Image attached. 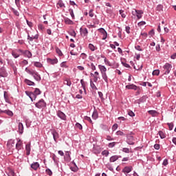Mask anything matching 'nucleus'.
<instances>
[{
	"mask_svg": "<svg viewBox=\"0 0 176 176\" xmlns=\"http://www.w3.org/2000/svg\"><path fill=\"white\" fill-rule=\"evenodd\" d=\"M4 98H5L6 102L10 104V100H9V96H8V92H6V91H4Z\"/></svg>",
	"mask_w": 176,
	"mask_h": 176,
	"instance_id": "obj_30",
	"label": "nucleus"
},
{
	"mask_svg": "<svg viewBox=\"0 0 176 176\" xmlns=\"http://www.w3.org/2000/svg\"><path fill=\"white\" fill-rule=\"evenodd\" d=\"M117 135H124V133L121 131H118L116 132Z\"/></svg>",
	"mask_w": 176,
	"mask_h": 176,
	"instance_id": "obj_62",
	"label": "nucleus"
},
{
	"mask_svg": "<svg viewBox=\"0 0 176 176\" xmlns=\"http://www.w3.org/2000/svg\"><path fill=\"white\" fill-rule=\"evenodd\" d=\"M65 22L66 23V24H72V21L71 20V19H65Z\"/></svg>",
	"mask_w": 176,
	"mask_h": 176,
	"instance_id": "obj_52",
	"label": "nucleus"
},
{
	"mask_svg": "<svg viewBox=\"0 0 176 176\" xmlns=\"http://www.w3.org/2000/svg\"><path fill=\"white\" fill-rule=\"evenodd\" d=\"M69 12L70 16H72V19H75V14H74V10L69 9Z\"/></svg>",
	"mask_w": 176,
	"mask_h": 176,
	"instance_id": "obj_40",
	"label": "nucleus"
},
{
	"mask_svg": "<svg viewBox=\"0 0 176 176\" xmlns=\"http://www.w3.org/2000/svg\"><path fill=\"white\" fill-rule=\"evenodd\" d=\"M66 162H71V155H69V152L67 151L64 157Z\"/></svg>",
	"mask_w": 176,
	"mask_h": 176,
	"instance_id": "obj_20",
	"label": "nucleus"
},
{
	"mask_svg": "<svg viewBox=\"0 0 176 176\" xmlns=\"http://www.w3.org/2000/svg\"><path fill=\"white\" fill-rule=\"evenodd\" d=\"M128 115L129 116H131V118H133V116H135V114H134V113L133 111H131L128 112Z\"/></svg>",
	"mask_w": 176,
	"mask_h": 176,
	"instance_id": "obj_61",
	"label": "nucleus"
},
{
	"mask_svg": "<svg viewBox=\"0 0 176 176\" xmlns=\"http://www.w3.org/2000/svg\"><path fill=\"white\" fill-rule=\"evenodd\" d=\"M125 87L128 90H138V87L134 84L126 85Z\"/></svg>",
	"mask_w": 176,
	"mask_h": 176,
	"instance_id": "obj_8",
	"label": "nucleus"
},
{
	"mask_svg": "<svg viewBox=\"0 0 176 176\" xmlns=\"http://www.w3.org/2000/svg\"><path fill=\"white\" fill-rule=\"evenodd\" d=\"M18 131L19 133V134H23V133H24V126L23 125V123L19 122V125H18Z\"/></svg>",
	"mask_w": 176,
	"mask_h": 176,
	"instance_id": "obj_14",
	"label": "nucleus"
},
{
	"mask_svg": "<svg viewBox=\"0 0 176 176\" xmlns=\"http://www.w3.org/2000/svg\"><path fill=\"white\" fill-rule=\"evenodd\" d=\"M8 75L5 67L0 68V78H8Z\"/></svg>",
	"mask_w": 176,
	"mask_h": 176,
	"instance_id": "obj_5",
	"label": "nucleus"
},
{
	"mask_svg": "<svg viewBox=\"0 0 176 176\" xmlns=\"http://www.w3.org/2000/svg\"><path fill=\"white\" fill-rule=\"evenodd\" d=\"M56 52L57 54H58V56H63V52H61V50L60 49L56 48Z\"/></svg>",
	"mask_w": 176,
	"mask_h": 176,
	"instance_id": "obj_48",
	"label": "nucleus"
},
{
	"mask_svg": "<svg viewBox=\"0 0 176 176\" xmlns=\"http://www.w3.org/2000/svg\"><path fill=\"white\" fill-rule=\"evenodd\" d=\"M148 113H149V115H151V116H153V118L157 116V115H159V113H157V111H156V110H149L148 111Z\"/></svg>",
	"mask_w": 176,
	"mask_h": 176,
	"instance_id": "obj_17",
	"label": "nucleus"
},
{
	"mask_svg": "<svg viewBox=\"0 0 176 176\" xmlns=\"http://www.w3.org/2000/svg\"><path fill=\"white\" fill-rule=\"evenodd\" d=\"M18 53L24 54L25 57H28V58H31V57H32V54L28 50L23 51L21 50H18Z\"/></svg>",
	"mask_w": 176,
	"mask_h": 176,
	"instance_id": "obj_3",
	"label": "nucleus"
},
{
	"mask_svg": "<svg viewBox=\"0 0 176 176\" xmlns=\"http://www.w3.org/2000/svg\"><path fill=\"white\" fill-rule=\"evenodd\" d=\"M1 112L3 113H6L8 116H13V112L10 110H1Z\"/></svg>",
	"mask_w": 176,
	"mask_h": 176,
	"instance_id": "obj_23",
	"label": "nucleus"
},
{
	"mask_svg": "<svg viewBox=\"0 0 176 176\" xmlns=\"http://www.w3.org/2000/svg\"><path fill=\"white\" fill-rule=\"evenodd\" d=\"M19 53H21V52H19V50H17V52H16V51L12 52V54L14 58H17L20 57V54H19Z\"/></svg>",
	"mask_w": 176,
	"mask_h": 176,
	"instance_id": "obj_26",
	"label": "nucleus"
},
{
	"mask_svg": "<svg viewBox=\"0 0 176 176\" xmlns=\"http://www.w3.org/2000/svg\"><path fill=\"white\" fill-rule=\"evenodd\" d=\"M122 152H124L125 153H130V149H129L127 148H123Z\"/></svg>",
	"mask_w": 176,
	"mask_h": 176,
	"instance_id": "obj_54",
	"label": "nucleus"
},
{
	"mask_svg": "<svg viewBox=\"0 0 176 176\" xmlns=\"http://www.w3.org/2000/svg\"><path fill=\"white\" fill-rule=\"evenodd\" d=\"M64 85H66L67 86H69L71 87V85H72V82H71V80L69 79H65L63 82Z\"/></svg>",
	"mask_w": 176,
	"mask_h": 176,
	"instance_id": "obj_27",
	"label": "nucleus"
},
{
	"mask_svg": "<svg viewBox=\"0 0 176 176\" xmlns=\"http://www.w3.org/2000/svg\"><path fill=\"white\" fill-rule=\"evenodd\" d=\"M90 86L93 90H98L97 87L91 80H90Z\"/></svg>",
	"mask_w": 176,
	"mask_h": 176,
	"instance_id": "obj_33",
	"label": "nucleus"
},
{
	"mask_svg": "<svg viewBox=\"0 0 176 176\" xmlns=\"http://www.w3.org/2000/svg\"><path fill=\"white\" fill-rule=\"evenodd\" d=\"M90 68L91 69L92 71H96V65H94V63L90 64Z\"/></svg>",
	"mask_w": 176,
	"mask_h": 176,
	"instance_id": "obj_58",
	"label": "nucleus"
},
{
	"mask_svg": "<svg viewBox=\"0 0 176 176\" xmlns=\"http://www.w3.org/2000/svg\"><path fill=\"white\" fill-rule=\"evenodd\" d=\"M101 75H102V79H104V80L106 82H108V76L107 75V72H105L104 73H101Z\"/></svg>",
	"mask_w": 176,
	"mask_h": 176,
	"instance_id": "obj_29",
	"label": "nucleus"
},
{
	"mask_svg": "<svg viewBox=\"0 0 176 176\" xmlns=\"http://www.w3.org/2000/svg\"><path fill=\"white\" fill-rule=\"evenodd\" d=\"M46 174H47V175H53V172H52V170L50 168H47L45 170Z\"/></svg>",
	"mask_w": 176,
	"mask_h": 176,
	"instance_id": "obj_47",
	"label": "nucleus"
},
{
	"mask_svg": "<svg viewBox=\"0 0 176 176\" xmlns=\"http://www.w3.org/2000/svg\"><path fill=\"white\" fill-rule=\"evenodd\" d=\"M81 35H83V36H87V34H89V32L87 31V28H80V29Z\"/></svg>",
	"mask_w": 176,
	"mask_h": 176,
	"instance_id": "obj_16",
	"label": "nucleus"
},
{
	"mask_svg": "<svg viewBox=\"0 0 176 176\" xmlns=\"http://www.w3.org/2000/svg\"><path fill=\"white\" fill-rule=\"evenodd\" d=\"M98 68H99L101 74H102L104 72H107V67H105V66H104L102 65H99Z\"/></svg>",
	"mask_w": 176,
	"mask_h": 176,
	"instance_id": "obj_22",
	"label": "nucleus"
},
{
	"mask_svg": "<svg viewBox=\"0 0 176 176\" xmlns=\"http://www.w3.org/2000/svg\"><path fill=\"white\" fill-rule=\"evenodd\" d=\"M89 16L90 17H94V13H93V10H90L89 12Z\"/></svg>",
	"mask_w": 176,
	"mask_h": 176,
	"instance_id": "obj_64",
	"label": "nucleus"
},
{
	"mask_svg": "<svg viewBox=\"0 0 176 176\" xmlns=\"http://www.w3.org/2000/svg\"><path fill=\"white\" fill-rule=\"evenodd\" d=\"M116 145V142H113L109 143L108 146L109 148H113V146H115Z\"/></svg>",
	"mask_w": 176,
	"mask_h": 176,
	"instance_id": "obj_50",
	"label": "nucleus"
},
{
	"mask_svg": "<svg viewBox=\"0 0 176 176\" xmlns=\"http://www.w3.org/2000/svg\"><path fill=\"white\" fill-rule=\"evenodd\" d=\"M146 23L145 21H140L138 23V27H142V25H145Z\"/></svg>",
	"mask_w": 176,
	"mask_h": 176,
	"instance_id": "obj_51",
	"label": "nucleus"
},
{
	"mask_svg": "<svg viewBox=\"0 0 176 176\" xmlns=\"http://www.w3.org/2000/svg\"><path fill=\"white\" fill-rule=\"evenodd\" d=\"M56 6H57L58 9L59 8H65V4H64V3L61 0H59L56 4Z\"/></svg>",
	"mask_w": 176,
	"mask_h": 176,
	"instance_id": "obj_24",
	"label": "nucleus"
},
{
	"mask_svg": "<svg viewBox=\"0 0 176 176\" xmlns=\"http://www.w3.org/2000/svg\"><path fill=\"white\" fill-rule=\"evenodd\" d=\"M132 14L133 16H136L138 19L142 17V14H144V12L142 10H135V11H132Z\"/></svg>",
	"mask_w": 176,
	"mask_h": 176,
	"instance_id": "obj_4",
	"label": "nucleus"
},
{
	"mask_svg": "<svg viewBox=\"0 0 176 176\" xmlns=\"http://www.w3.org/2000/svg\"><path fill=\"white\" fill-rule=\"evenodd\" d=\"M154 148L155 149H157V151H158V149H160V145L159 144H155L154 145Z\"/></svg>",
	"mask_w": 176,
	"mask_h": 176,
	"instance_id": "obj_63",
	"label": "nucleus"
},
{
	"mask_svg": "<svg viewBox=\"0 0 176 176\" xmlns=\"http://www.w3.org/2000/svg\"><path fill=\"white\" fill-rule=\"evenodd\" d=\"M47 61L49 64H51L52 65H54V64H57V63H58V60H57V58H47Z\"/></svg>",
	"mask_w": 176,
	"mask_h": 176,
	"instance_id": "obj_12",
	"label": "nucleus"
},
{
	"mask_svg": "<svg viewBox=\"0 0 176 176\" xmlns=\"http://www.w3.org/2000/svg\"><path fill=\"white\" fill-rule=\"evenodd\" d=\"M34 67H36L37 68H42L43 65L40 62H34Z\"/></svg>",
	"mask_w": 176,
	"mask_h": 176,
	"instance_id": "obj_32",
	"label": "nucleus"
},
{
	"mask_svg": "<svg viewBox=\"0 0 176 176\" xmlns=\"http://www.w3.org/2000/svg\"><path fill=\"white\" fill-rule=\"evenodd\" d=\"M85 120H87V121L89 122L90 123H93V121L91 120V118H90V117L85 116Z\"/></svg>",
	"mask_w": 176,
	"mask_h": 176,
	"instance_id": "obj_59",
	"label": "nucleus"
},
{
	"mask_svg": "<svg viewBox=\"0 0 176 176\" xmlns=\"http://www.w3.org/2000/svg\"><path fill=\"white\" fill-rule=\"evenodd\" d=\"M52 134L53 135V138L55 142H57V140H58V133L56 131V130H52Z\"/></svg>",
	"mask_w": 176,
	"mask_h": 176,
	"instance_id": "obj_13",
	"label": "nucleus"
},
{
	"mask_svg": "<svg viewBox=\"0 0 176 176\" xmlns=\"http://www.w3.org/2000/svg\"><path fill=\"white\" fill-rule=\"evenodd\" d=\"M31 168L35 170H38V168H39V163L34 162L33 164H31Z\"/></svg>",
	"mask_w": 176,
	"mask_h": 176,
	"instance_id": "obj_18",
	"label": "nucleus"
},
{
	"mask_svg": "<svg viewBox=\"0 0 176 176\" xmlns=\"http://www.w3.org/2000/svg\"><path fill=\"white\" fill-rule=\"evenodd\" d=\"M118 159H119V157L118 155H113L110 157L109 162H111V163H113V162H116V160H118Z\"/></svg>",
	"mask_w": 176,
	"mask_h": 176,
	"instance_id": "obj_25",
	"label": "nucleus"
},
{
	"mask_svg": "<svg viewBox=\"0 0 176 176\" xmlns=\"http://www.w3.org/2000/svg\"><path fill=\"white\" fill-rule=\"evenodd\" d=\"M88 47L90 50H91V52H94L96 50V47H94V45L91 43L89 44Z\"/></svg>",
	"mask_w": 176,
	"mask_h": 176,
	"instance_id": "obj_38",
	"label": "nucleus"
},
{
	"mask_svg": "<svg viewBox=\"0 0 176 176\" xmlns=\"http://www.w3.org/2000/svg\"><path fill=\"white\" fill-rule=\"evenodd\" d=\"M25 71L28 72V74H30V75H32L34 78L37 80V82H39V80H41V76L38 74V72H36L35 70L30 69L26 67Z\"/></svg>",
	"mask_w": 176,
	"mask_h": 176,
	"instance_id": "obj_1",
	"label": "nucleus"
},
{
	"mask_svg": "<svg viewBox=\"0 0 176 176\" xmlns=\"http://www.w3.org/2000/svg\"><path fill=\"white\" fill-rule=\"evenodd\" d=\"M34 93L36 96H39V94H41V90L38 88H36Z\"/></svg>",
	"mask_w": 176,
	"mask_h": 176,
	"instance_id": "obj_45",
	"label": "nucleus"
},
{
	"mask_svg": "<svg viewBox=\"0 0 176 176\" xmlns=\"http://www.w3.org/2000/svg\"><path fill=\"white\" fill-rule=\"evenodd\" d=\"M38 30H41V31H43V30H45V26H43V25H42V24H38Z\"/></svg>",
	"mask_w": 176,
	"mask_h": 176,
	"instance_id": "obj_55",
	"label": "nucleus"
},
{
	"mask_svg": "<svg viewBox=\"0 0 176 176\" xmlns=\"http://www.w3.org/2000/svg\"><path fill=\"white\" fill-rule=\"evenodd\" d=\"M134 137H133L132 135H128L127 136V144H129V145H134Z\"/></svg>",
	"mask_w": 176,
	"mask_h": 176,
	"instance_id": "obj_10",
	"label": "nucleus"
},
{
	"mask_svg": "<svg viewBox=\"0 0 176 176\" xmlns=\"http://www.w3.org/2000/svg\"><path fill=\"white\" fill-rule=\"evenodd\" d=\"M98 118V113L97 112V111H94L92 114V118L94 119V120H96V119H97Z\"/></svg>",
	"mask_w": 176,
	"mask_h": 176,
	"instance_id": "obj_34",
	"label": "nucleus"
},
{
	"mask_svg": "<svg viewBox=\"0 0 176 176\" xmlns=\"http://www.w3.org/2000/svg\"><path fill=\"white\" fill-rule=\"evenodd\" d=\"M102 155L103 156H106V157H108V155H109V151H107V150H104V151H103L102 152Z\"/></svg>",
	"mask_w": 176,
	"mask_h": 176,
	"instance_id": "obj_46",
	"label": "nucleus"
},
{
	"mask_svg": "<svg viewBox=\"0 0 176 176\" xmlns=\"http://www.w3.org/2000/svg\"><path fill=\"white\" fill-rule=\"evenodd\" d=\"M12 11L13 12L14 14H15V16H19L20 14L19 13V11L14 10V8H12Z\"/></svg>",
	"mask_w": 176,
	"mask_h": 176,
	"instance_id": "obj_49",
	"label": "nucleus"
},
{
	"mask_svg": "<svg viewBox=\"0 0 176 176\" xmlns=\"http://www.w3.org/2000/svg\"><path fill=\"white\" fill-rule=\"evenodd\" d=\"M27 96L30 97V98L32 100V101H34L36 98V95L34 92H27L26 91Z\"/></svg>",
	"mask_w": 176,
	"mask_h": 176,
	"instance_id": "obj_11",
	"label": "nucleus"
},
{
	"mask_svg": "<svg viewBox=\"0 0 176 176\" xmlns=\"http://www.w3.org/2000/svg\"><path fill=\"white\" fill-rule=\"evenodd\" d=\"M120 14L121 15V17L122 19H126V14H124V10H120Z\"/></svg>",
	"mask_w": 176,
	"mask_h": 176,
	"instance_id": "obj_37",
	"label": "nucleus"
},
{
	"mask_svg": "<svg viewBox=\"0 0 176 176\" xmlns=\"http://www.w3.org/2000/svg\"><path fill=\"white\" fill-rule=\"evenodd\" d=\"M80 58L82 60H86L87 58V55L85 53H82L80 56Z\"/></svg>",
	"mask_w": 176,
	"mask_h": 176,
	"instance_id": "obj_43",
	"label": "nucleus"
},
{
	"mask_svg": "<svg viewBox=\"0 0 176 176\" xmlns=\"http://www.w3.org/2000/svg\"><path fill=\"white\" fill-rule=\"evenodd\" d=\"M131 170H133V167L126 166L123 169V173H126V174H129V173H131Z\"/></svg>",
	"mask_w": 176,
	"mask_h": 176,
	"instance_id": "obj_21",
	"label": "nucleus"
},
{
	"mask_svg": "<svg viewBox=\"0 0 176 176\" xmlns=\"http://www.w3.org/2000/svg\"><path fill=\"white\" fill-rule=\"evenodd\" d=\"M25 151L27 156H30L31 152V144H28L25 145Z\"/></svg>",
	"mask_w": 176,
	"mask_h": 176,
	"instance_id": "obj_15",
	"label": "nucleus"
},
{
	"mask_svg": "<svg viewBox=\"0 0 176 176\" xmlns=\"http://www.w3.org/2000/svg\"><path fill=\"white\" fill-rule=\"evenodd\" d=\"M57 116H58L60 119H62V120H67V116H65V114L61 111H58Z\"/></svg>",
	"mask_w": 176,
	"mask_h": 176,
	"instance_id": "obj_7",
	"label": "nucleus"
},
{
	"mask_svg": "<svg viewBox=\"0 0 176 176\" xmlns=\"http://www.w3.org/2000/svg\"><path fill=\"white\" fill-rule=\"evenodd\" d=\"M159 135L162 139H163L166 137V133H164L163 131H159Z\"/></svg>",
	"mask_w": 176,
	"mask_h": 176,
	"instance_id": "obj_41",
	"label": "nucleus"
},
{
	"mask_svg": "<svg viewBox=\"0 0 176 176\" xmlns=\"http://www.w3.org/2000/svg\"><path fill=\"white\" fill-rule=\"evenodd\" d=\"M14 175H15L14 170L9 168L8 169V176H14Z\"/></svg>",
	"mask_w": 176,
	"mask_h": 176,
	"instance_id": "obj_35",
	"label": "nucleus"
},
{
	"mask_svg": "<svg viewBox=\"0 0 176 176\" xmlns=\"http://www.w3.org/2000/svg\"><path fill=\"white\" fill-rule=\"evenodd\" d=\"M81 86L85 91H86V82L83 79L80 80Z\"/></svg>",
	"mask_w": 176,
	"mask_h": 176,
	"instance_id": "obj_31",
	"label": "nucleus"
},
{
	"mask_svg": "<svg viewBox=\"0 0 176 176\" xmlns=\"http://www.w3.org/2000/svg\"><path fill=\"white\" fill-rule=\"evenodd\" d=\"M157 12H163V6L162 5H158L157 6Z\"/></svg>",
	"mask_w": 176,
	"mask_h": 176,
	"instance_id": "obj_39",
	"label": "nucleus"
},
{
	"mask_svg": "<svg viewBox=\"0 0 176 176\" xmlns=\"http://www.w3.org/2000/svg\"><path fill=\"white\" fill-rule=\"evenodd\" d=\"M164 75H168L170 74V71H171V68H173V65L170 63H166L164 66Z\"/></svg>",
	"mask_w": 176,
	"mask_h": 176,
	"instance_id": "obj_2",
	"label": "nucleus"
},
{
	"mask_svg": "<svg viewBox=\"0 0 176 176\" xmlns=\"http://www.w3.org/2000/svg\"><path fill=\"white\" fill-rule=\"evenodd\" d=\"M25 83H26V85H28V86H35V82L28 79H25Z\"/></svg>",
	"mask_w": 176,
	"mask_h": 176,
	"instance_id": "obj_28",
	"label": "nucleus"
},
{
	"mask_svg": "<svg viewBox=\"0 0 176 176\" xmlns=\"http://www.w3.org/2000/svg\"><path fill=\"white\" fill-rule=\"evenodd\" d=\"M91 76L94 77V82H97L100 78V73L98 72H95L94 74L91 73Z\"/></svg>",
	"mask_w": 176,
	"mask_h": 176,
	"instance_id": "obj_9",
	"label": "nucleus"
},
{
	"mask_svg": "<svg viewBox=\"0 0 176 176\" xmlns=\"http://www.w3.org/2000/svg\"><path fill=\"white\" fill-rule=\"evenodd\" d=\"M100 32H102V34H103V35L104 36L103 38V39H107V32L105 31V30L101 28V29H100Z\"/></svg>",
	"mask_w": 176,
	"mask_h": 176,
	"instance_id": "obj_36",
	"label": "nucleus"
},
{
	"mask_svg": "<svg viewBox=\"0 0 176 176\" xmlns=\"http://www.w3.org/2000/svg\"><path fill=\"white\" fill-rule=\"evenodd\" d=\"M159 74H160V71L159 69H155L153 72V76L155 75L156 76H159Z\"/></svg>",
	"mask_w": 176,
	"mask_h": 176,
	"instance_id": "obj_44",
	"label": "nucleus"
},
{
	"mask_svg": "<svg viewBox=\"0 0 176 176\" xmlns=\"http://www.w3.org/2000/svg\"><path fill=\"white\" fill-rule=\"evenodd\" d=\"M118 129V124H114L112 126V130L113 131H116V129Z\"/></svg>",
	"mask_w": 176,
	"mask_h": 176,
	"instance_id": "obj_60",
	"label": "nucleus"
},
{
	"mask_svg": "<svg viewBox=\"0 0 176 176\" xmlns=\"http://www.w3.org/2000/svg\"><path fill=\"white\" fill-rule=\"evenodd\" d=\"M60 67L63 68H67V62H63L60 63Z\"/></svg>",
	"mask_w": 176,
	"mask_h": 176,
	"instance_id": "obj_57",
	"label": "nucleus"
},
{
	"mask_svg": "<svg viewBox=\"0 0 176 176\" xmlns=\"http://www.w3.org/2000/svg\"><path fill=\"white\" fill-rule=\"evenodd\" d=\"M168 126L169 127V130H173V129L174 127V124H173V123H168Z\"/></svg>",
	"mask_w": 176,
	"mask_h": 176,
	"instance_id": "obj_56",
	"label": "nucleus"
},
{
	"mask_svg": "<svg viewBox=\"0 0 176 176\" xmlns=\"http://www.w3.org/2000/svg\"><path fill=\"white\" fill-rule=\"evenodd\" d=\"M141 36H142V39H146V37L148 36V34L145 32L141 33Z\"/></svg>",
	"mask_w": 176,
	"mask_h": 176,
	"instance_id": "obj_53",
	"label": "nucleus"
},
{
	"mask_svg": "<svg viewBox=\"0 0 176 176\" xmlns=\"http://www.w3.org/2000/svg\"><path fill=\"white\" fill-rule=\"evenodd\" d=\"M36 108H43V107H46V102L43 99L40 100L37 103H36Z\"/></svg>",
	"mask_w": 176,
	"mask_h": 176,
	"instance_id": "obj_6",
	"label": "nucleus"
},
{
	"mask_svg": "<svg viewBox=\"0 0 176 176\" xmlns=\"http://www.w3.org/2000/svg\"><path fill=\"white\" fill-rule=\"evenodd\" d=\"M22 146H23V142H21V140H19L16 144V149H17V151H20Z\"/></svg>",
	"mask_w": 176,
	"mask_h": 176,
	"instance_id": "obj_19",
	"label": "nucleus"
},
{
	"mask_svg": "<svg viewBox=\"0 0 176 176\" xmlns=\"http://www.w3.org/2000/svg\"><path fill=\"white\" fill-rule=\"evenodd\" d=\"M76 129H78V130H82L83 129V126H82V124H80L79 122H77L76 124Z\"/></svg>",
	"mask_w": 176,
	"mask_h": 176,
	"instance_id": "obj_42",
	"label": "nucleus"
}]
</instances>
